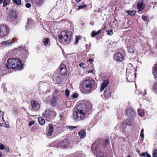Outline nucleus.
Instances as JSON below:
<instances>
[{"mask_svg":"<svg viewBox=\"0 0 157 157\" xmlns=\"http://www.w3.org/2000/svg\"><path fill=\"white\" fill-rule=\"evenodd\" d=\"M91 112V108H89L83 104L78 106L73 111V119L76 121L83 120L87 114H89Z\"/></svg>","mask_w":157,"mask_h":157,"instance_id":"obj_1","label":"nucleus"},{"mask_svg":"<svg viewBox=\"0 0 157 157\" xmlns=\"http://www.w3.org/2000/svg\"><path fill=\"white\" fill-rule=\"evenodd\" d=\"M23 65L21 61L18 58H10L7 60L6 67L8 69L12 68L14 70H21L22 68Z\"/></svg>","mask_w":157,"mask_h":157,"instance_id":"obj_2","label":"nucleus"},{"mask_svg":"<svg viewBox=\"0 0 157 157\" xmlns=\"http://www.w3.org/2000/svg\"><path fill=\"white\" fill-rule=\"evenodd\" d=\"M94 84V81L93 80H86L83 82L82 86V91L84 93L89 94Z\"/></svg>","mask_w":157,"mask_h":157,"instance_id":"obj_3","label":"nucleus"},{"mask_svg":"<svg viewBox=\"0 0 157 157\" xmlns=\"http://www.w3.org/2000/svg\"><path fill=\"white\" fill-rule=\"evenodd\" d=\"M59 37L60 41L63 39L66 44H69L71 40V33L69 31H63L61 33Z\"/></svg>","mask_w":157,"mask_h":157,"instance_id":"obj_4","label":"nucleus"},{"mask_svg":"<svg viewBox=\"0 0 157 157\" xmlns=\"http://www.w3.org/2000/svg\"><path fill=\"white\" fill-rule=\"evenodd\" d=\"M9 28L6 25H2L0 26V37L3 38L7 36L9 33Z\"/></svg>","mask_w":157,"mask_h":157,"instance_id":"obj_5","label":"nucleus"},{"mask_svg":"<svg viewBox=\"0 0 157 157\" xmlns=\"http://www.w3.org/2000/svg\"><path fill=\"white\" fill-rule=\"evenodd\" d=\"M31 103L32 108L34 110L37 111L40 109V106L38 101H32Z\"/></svg>","mask_w":157,"mask_h":157,"instance_id":"obj_6","label":"nucleus"},{"mask_svg":"<svg viewBox=\"0 0 157 157\" xmlns=\"http://www.w3.org/2000/svg\"><path fill=\"white\" fill-rule=\"evenodd\" d=\"M60 73L63 75H65L67 73L66 66L63 64H61L59 67Z\"/></svg>","mask_w":157,"mask_h":157,"instance_id":"obj_7","label":"nucleus"},{"mask_svg":"<svg viewBox=\"0 0 157 157\" xmlns=\"http://www.w3.org/2000/svg\"><path fill=\"white\" fill-rule=\"evenodd\" d=\"M114 58L117 61L121 62L123 59V56L121 53L118 52L115 54Z\"/></svg>","mask_w":157,"mask_h":157,"instance_id":"obj_8","label":"nucleus"},{"mask_svg":"<svg viewBox=\"0 0 157 157\" xmlns=\"http://www.w3.org/2000/svg\"><path fill=\"white\" fill-rule=\"evenodd\" d=\"M137 7L139 11H142L145 7V5L143 3L142 0H140L138 2L137 4Z\"/></svg>","mask_w":157,"mask_h":157,"instance_id":"obj_9","label":"nucleus"},{"mask_svg":"<svg viewBox=\"0 0 157 157\" xmlns=\"http://www.w3.org/2000/svg\"><path fill=\"white\" fill-rule=\"evenodd\" d=\"M109 83V81L108 79H105L104 80L101 86L100 91L101 92L107 86Z\"/></svg>","mask_w":157,"mask_h":157,"instance_id":"obj_10","label":"nucleus"},{"mask_svg":"<svg viewBox=\"0 0 157 157\" xmlns=\"http://www.w3.org/2000/svg\"><path fill=\"white\" fill-rule=\"evenodd\" d=\"M4 113L0 110V125L3 126L5 124V122L4 120Z\"/></svg>","mask_w":157,"mask_h":157,"instance_id":"obj_11","label":"nucleus"},{"mask_svg":"<svg viewBox=\"0 0 157 157\" xmlns=\"http://www.w3.org/2000/svg\"><path fill=\"white\" fill-rule=\"evenodd\" d=\"M127 115L129 117H132L135 114V112L132 108L127 109L126 111Z\"/></svg>","mask_w":157,"mask_h":157,"instance_id":"obj_12","label":"nucleus"},{"mask_svg":"<svg viewBox=\"0 0 157 157\" xmlns=\"http://www.w3.org/2000/svg\"><path fill=\"white\" fill-rule=\"evenodd\" d=\"M17 41V39L16 38H14L12 40H8L7 41H4L2 42L3 44H6L8 46H10L12 45L13 43H14V41Z\"/></svg>","mask_w":157,"mask_h":157,"instance_id":"obj_13","label":"nucleus"},{"mask_svg":"<svg viewBox=\"0 0 157 157\" xmlns=\"http://www.w3.org/2000/svg\"><path fill=\"white\" fill-rule=\"evenodd\" d=\"M130 71H128V68L126 69V74L127 75H128L126 77V80L128 82H132L133 81L132 80V77H133L134 74L129 75Z\"/></svg>","mask_w":157,"mask_h":157,"instance_id":"obj_14","label":"nucleus"},{"mask_svg":"<svg viewBox=\"0 0 157 157\" xmlns=\"http://www.w3.org/2000/svg\"><path fill=\"white\" fill-rule=\"evenodd\" d=\"M9 18L11 21H14L16 18L17 15L16 12H12L9 14Z\"/></svg>","mask_w":157,"mask_h":157,"instance_id":"obj_15","label":"nucleus"},{"mask_svg":"<svg viewBox=\"0 0 157 157\" xmlns=\"http://www.w3.org/2000/svg\"><path fill=\"white\" fill-rule=\"evenodd\" d=\"M68 144V142L67 140H65L60 142L59 146H60L63 148H64L67 146Z\"/></svg>","mask_w":157,"mask_h":157,"instance_id":"obj_16","label":"nucleus"},{"mask_svg":"<svg viewBox=\"0 0 157 157\" xmlns=\"http://www.w3.org/2000/svg\"><path fill=\"white\" fill-rule=\"evenodd\" d=\"M49 129H48V132L47 133V136H51L53 131V127L51 124H48Z\"/></svg>","mask_w":157,"mask_h":157,"instance_id":"obj_17","label":"nucleus"},{"mask_svg":"<svg viewBox=\"0 0 157 157\" xmlns=\"http://www.w3.org/2000/svg\"><path fill=\"white\" fill-rule=\"evenodd\" d=\"M50 110L49 109H46L42 113V115L44 118L49 117Z\"/></svg>","mask_w":157,"mask_h":157,"instance_id":"obj_18","label":"nucleus"},{"mask_svg":"<svg viewBox=\"0 0 157 157\" xmlns=\"http://www.w3.org/2000/svg\"><path fill=\"white\" fill-rule=\"evenodd\" d=\"M152 73L155 78H157V64L154 66L153 67Z\"/></svg>","mask_w":157,"mask_h":157,"instance_id":"obj_19","label":"nucleus"},{"mask_svg":"<svg viewBox=\"0 0 157 157\" xmlns=\"http://www.w3.org/2000/svg\"><path fill=\"white\" fill-rule=\"evenodd\" d=\"M78 134L79 135L81 138H84L86 136V132L83 130L79 131L78 132Z\"/></svg>","mask_w":157,"mask_h":157,"instance_id":"obj_20","label":"nucleus"},{"mask_svg":"<svg viewBox=\"0 0 157 157\" xmlns=\"http://www.w3.org/2000/svg\"><path fill=\"white\" fill-rule=\"evenodd\" d=\"M49 117L51 118H53L55 117L56 115V112L53 109L49 110Z\"/></svg>","mask_w":157,"mask_h":157,"instance_id":"obj_21","label":"nucleus"},{"mask_svg":"<svg viewBox=\"0 0 157 157\" xmlns=\"http://www.w3.org/2000/svg\"><path fill=\"white\" fill-rule=\"evenodd\" d=\"M38 120L39 124L41 125L44 124L45 122V120L41 117H39Z\"/></svg>","mask_w":157,"mask_h":157,"instance_id":"obj_22","label":"nucleus"},{"mask_svg":"<svg viewBox=\"0 0 157 157\" xmlns=\"http://www.w3.org/2000/svg\"><path fill=\"white\" fill-rule=\"evenodd\" d=\"M56 98L55 97H54L52 98L51 101V105L53 106H55L56 104Z\"/></svg>","mask_w":157,"mask_h":157,"instance_id":"obj_23","label":"nucleus"},{"mask_svg":"<svg viewBox=\"0 0 157 157\" xmlns=\"http://www.w3.org/2000/svg\"><path fill=\"white\" fill-rule=\"evenodd\" d=\"M100 32V30H99L97 32H95V31H92L91 35V36L92 37H94L95 36L97 35H98L99 34Z\"/></svg>","mask_w":157,"mask_h":157,"instance_id":"obj_24","label":"nucleus"},{"mask_svg":"<svg viewBox=\"0 0 157 157\" xmlns=\"http://www.w3.org/2000/svg\"><path fill=\"white\" fill-rule=\"evenodd\" d=\"M128 15H130L131 16H134L136 11L135 10H132V11L130 10H125Z\"/></svg>","mask_w":157,"mask_h":157,"instance_id":"obj_25","label":"nucleus"},{"mask_svg":"<svg viewBox=\"0 0 157 157\" xmlns=\"http://www.w3.org/2000/svg\"><path fill=\"white\" fill-rule=\"evenodd\" d=\"M104 95L105 97L108 98L111 96V94L110 92L107 91L106 89L104 92Z\"/></svg>","mask_w":157,"mask_h":157,"instance_id":"obj_26","label":"nucleus"},{"mask_svg":"<svg viewBox=\"0 0 157 157\" xmlns=\"http://www.w3.org/2000/svg\"><path fill=\"white\" fill-rule=\"evenodd\" d=\"M138 112L139 116L141 117H143L144 114V110L142 109H138Z\"/></svg>","mask_w":157,"mask_h":157,"instance_id":"obj_27","label":"nucleus"},{"mask_svg":"<svg viewBox=\"0 0 157 157\" xmlns=\"http://www.w3.org/2000/svg\"><path fill=\"white\" fill-rule=\"evenodd\" d=\"M127 51L128 52L133 53L134 52V50L131 46L127 47Z\"/></svg>","mask_w":157,"mask_h":157,"instance_id":"obj_28","label":"nucleus"},{"mask_svg":"<svg viewBox=\"0 0 157 157\" xmlns=\"http://www.w3.org/2000/svg\"><path fill=\"white\" fill-rule=\"evenodd\" d=\"M12 1L14 3L17 5H20L21 3V0H12Z\"/></svg>","mask_w":157,"mask_h":157,"instance_id":"obj_29","label":"nucleus"},{"mask_svg":"<svg viewBox=\"0 0 157 157\" xmlns=\"http://www.w3.org/2000/svg\"><path fill=\"white\" fill-rule=\"evenodd\" d=\"M143 20L144 21H147L149 19L148 17L147 16L143 15L141 17Z\"/></svg>","mask_w":157,"mask_h":157,"instance_id":"obj_30","label":"nucleus"},{"mask_svg":"<svg viewBox=\"0 0 157 157\" xmlns=\"http://www.w3.org/2000/svg\"><path fill=\"white\" fill-rule=\"evenodd\" d=\"M84 3H83V4L79 6L78 7V10H79L80 9H83L84 8L86 7V5H84Z\"/></svg>","mask_w":157,"mask_h":157,"instance_id":"obj_31","label":"nucleus"},{"mask_svg":"<svg viewBox=\"0 0 157 157\" xmlns=\"http://www.w3.org/2000/svg\"><path fill=\"white\" fill-rule=\"evenodd\" d=\"M97 157H104L105 155L102 152L97 153L96 155Z\"/></svg>","mask_w":157,"mask_h":157,"instance_id":"obj_32","label":"nucleus"},{"mask_svg":"<svg viewBox=\"0 0 157 157\" xmlns=\"http://www.w3.org/2000/svg\"><path fill=\"white\" fill-rule=\"evenodd\" d=\"M144 129L143 128H142L140 132V136L142 138V140H143V139L144 137Z\"/></svg>","mask_w":157,"mask_h":157,"instance_id":"obj_33","label":"nucleus"},{"mask_svg":"<svg viewBox=\"0 0 157 157\" xmlns=\"http://www.w3.org/2000/svg\"><path fill=\"white\" fill-rule=\"evenodd\" d=\"M10 1L9 0H4L3 1V6H6L9 3Z\"/></svg>","mask_w":157,"mask_h":157,"instance_id":"obj_34","label":"nucleus"},{"mask_svg":"<svg viewBox=\"0 0 157 157\" xmlns=\"http://www.w3.org/2000/svg\"><path fill=\"white\" fill-rule=\"evenodd\" d=\"M153 89L156 92H157V82L154 84L153 87Z\"/></svg>","mask_w":157,"mask_h":157,"instance_id":"obj_35","label":"nucleus"},{"mask_svg":"<svg viewBox=\"0 0 157 157\" xmlns=\"http://www.w3.org/2000/svg\"><path fill=\"white\" fill-rule=\"evenodd\" d=\"M153 157H157V149H155L152 154Z\"/></svg>","mask_w":157,"mask_h":157,"instance_id":"obj_36","label":"nucleus"},{"mask_svg":"<svg viewBox=\"0 0 157 157\" xmlns=\"http://www.w3.org/2000/svg\"><path fill=\"white\" fill-rule=\"evenodd\" d=\"M106 32L107 34L109 35H112L113 33V31L111 30H108Z\"/></svg>","mask_w":157,"mask_h":157,"instance_id":"obj_37","label":"nucleus"},{"mask_svg":"<svg viewBox=\"0 0 157 157\" xmlns=\"http://www.w3.org/2000/svg\"><path fill=\"white\" fill-rule=\"evenodd\" d=\"M77 126H68L67 127L68 128L71 130H73L77 128Z\"/></svg>","mask_w":157,"mask_h":157,"instance_id":"obj_38","label":"nucleus"},{"mask_svg":"<svg viewBox=\"0 0 157 157\" xmlns=\"http://www.w3.org/2000/svg\"><path fill=\"white\" fill-rule=\"evenodd\" d=\"M78 96V94L77 93H75L73 94L72 96L71 97L75 99Z\"/></svg>","mask_w":157,"mask_h":157,"instance_id":"obj_39","label":"nucleus"},{"mask_svg":"<svg viewBox=\"0 0 157 157\" xmlns=\"http://www.w3.org/2000/svg\"><path fill=\"white\" fill-rule=\"evenodd\" d=\"M49 41V39L48 38H46L44 42V45H46L48 43Z\"/></svg>","mask_w":157,"mask_h":157,"instance_id":"obj_40","label":"nucleus"},{"mask_svg":"<svg viewBox=\"0 0 157 157\" xmlns=\"http://www.w3.org/2000/svg\"><path fill=\"white\" fill-rule=\"evenodd\" d=\"M70 94V92L68 90H66L65 91V95L67 96H69Z\"/></svg>","mask_w":157,"mask_h":157,"instance_id":"obj_41","label":"nucleus"},{"mask_svg":"<svg viewBox=\"0 0 157 157\" xmlns=\"http://www.w3.org/2000/svg\"><path fill=\"white\" fill-rule=\"evenodd\" d=\"M79 39H80V37L79 36H78L76 37V40H75V43L76 44H77L78 43Z\"/></svg>","mask_w":157,"mask_h":157,"instance_id":"obj_42","label":"nucleus"},{"mask_svg":"<svg viewBox=\"0 0 157 157\" xmlns=\"http://www.w3.org/2000/svg\"><path fill=\"white\" fill-rule=\"evenodd\" d=\"M94 60L93 59L90 58L88 60V62H89L90 64H92Z\"/></svg>","mask_w":157,"mask_h":157,"instance_id":"obj_43","label":"nucleus"},{"mask_svg":"<svg viewBox=\"0 0 157 157\" xmlns=\"http://www.w3.org/2000/svg\"><path fill=\"white\" fill-rule=\"evenodd\" d=\"M31 6V4L29 3H27L25 5V6L28 8L30 7Z\"/></svg>","mask_w":157,"mask_h":157,"instance_id":"obj_44","label":"nucleus"},{"mask_svg":"<svg viewBox=\"0 0 157 157\" xmlns=\"http://www.w3.org/2000/svg\"><path fill=\"white\" fill-rule=\"evenodd\" d=\"M5 146L2 144L0 145V149L1 150H3L4 149Z\"/></svg>","mask_w":157,"mask_h":157,"instance_id":"obj_45","label":"nucleus"},{"mask_svg":"<svg viewBox=\"0 0 157 157\" xmlns=\"http://www.w3.org/2000/svg\"><path fill=\"white\" fill-rule=\"evenodd\" d=\"M146 154H147V152H143L141 154V156H142L144 157H146Z\"/></svg>","mask_w":157,"mask_h":157,"instance_id":"obj_46","label":"nucleus"},{"mask_svg":"<svg viewBox=\"0 0 157 157\" xmlns=\"http://www.w3.org/2000/svg\"><path fill=\"white\" fill-rule=\"evenodd\" d=\"M35 2L37 4H40L41 2V0H35Z\"/></svg>","mask_w":157,"mask_h":157,"instance_id":"obj_47","label":"nucleus"},{"mask_svg":"<svg viewBox=\"0 0 157 157\" xmlns=\"http://www.w3.org/2000/svg\"><path fill=\"white\" fill-rule=\"evenodd\" d=\"M34 123V122L33 121H31L29 124V126H31Z\"/></svg>","mask_w":157,"mask_h":157,"instance_id":"obj_48","label":"nucleus"},{"mask_svg":"<svg viewBox=\"0 0 157 157\" xmlns=\"http://www.w3.org/2000/svg\"><path fill=\"white\" fill-rule=\"evenodd\" d=\"M136 151L139 154L140 156H141V154L140 153V151L139 149H136Z\"/></svg>","mask_w":157,"mask_h":157,"instance_id":"obj_49","label":"nucleus"},{"mask_svg":"<svg viewBox=\"0 0 157 157\" xmlns=\"http://www.w3.org/2000/svg\"><path fill=\"white\" fill-rule=\"evenodd\" d=\"M84 63H81L79 64V66L81 67H82L83 65H84Z\"/></svg>","mask_w":157,"mask_h":157,"instance_id":"obj_50","label":"nucleus"},{"mask_svg":"<svg viewBox=\"0 0 157 157\" xmlns=\"http://www.w3.org/2000/svg\"><path fill=\"white\" fill-rule=\"evenodd\" d=\"M125 124H126V125H129L130 124L129 123H126L125 121V124L123 123V125H125Z\"/></svg>","mask_w":157,"mask_h":157,"instance_id":"obj_51","label":"nucleus"},{"mask_svg":"<svg viewBox=\"0 0 157 157\" xmlns=\"http://www.w3.org/2000/svg\"><path fill=\"white\" fill-rule=\"evenodd\" d=\"M5 126V127H6V128L9 127V125H8L7 124H6V123H5V124L4 126Z\"/></svg>","mask_w":157,"mask_h":157,"instance_id":"obj_52","label":"nucleus"},{"mask_svg":"<svg viewBox=\"0 0 157 157\" xmlns=\"http://www.w3.org/2000/svg\"><path fill=\"white\" fill-rule=\"evenodd\" d=\"M88 73H93V70H90L89 71H88Z\"/></svg>","mask_w":157,"mask_h":157,"instance_id":"obj_53","label":"nucleus"},{"mask_svg":"<svg viewBox=\"0 0 157 157\" xmlns=\"http://www.w3.org/2000/svg\"><path fill=\"white\" fill-rule=\"evenodd\" d=\"M75 1L77 2H80L81 0H75Z\"/></svg>","mask_w":157,"mask_h":157,"instance_id":"obj_54","label":"nucleus"},{"mask_svg":"<svg viewBox=\"0 0 157 157\" xmlns=\"http://www.w3.org/2000/svg\"><path fill=\"white\" fill-rule=\"evenodd\" d=\"M3 0H0V4H2Z\"/></svg>","mask_w":157,"mask_h":157,"instance_id":"obj_55","label":"nucleus"},{"mask_svg":"<svg viewBox=\"0 0 157 157\" xmlns=\"http://www.w3.org/2000/svg\"><path fill=\"white\" fill-rule=\"evenodd\" d=\"M94 144H93L92 145V148H93V147H94Z\"/></svg>","mask_w":157,"mask_h":157,"instance_id":"obj_56","label":"nucleus"},{"mask_svg":"<svg viewBox=\"0 0 157 157\" xmlns=\"http://www.w3.org/2000/svg\"><path fill=\"white\" fill-rule=\"evenodd\" d=\"M2 156V154L1 153H0V157H1Z\"/></svg>","mask_w":157,"mask_h":157,"instance_id":"obj_57","label":"nucleus"},{"mask_svg":"<svg viewBox=\"0 0 157 157\" xmlns=\"http://www.w3.org/2000/svg\"><path fill=\"white\" fill-rule=\"evenodd\" d=\"M145 91V94H146V90H145V91Z\"/></svg>","mask_w":157,"mask_h":157,"instance_id":"obj_58","label":"nucleus"},{"mask_svg":"<svg viewBox=\"0 0 157 157\" xmlns=\"http://www.w3.org/2000/svg\"><path fill=\"white\" fill-rule=\"evenodd\" d=\"M127 157H131V156H130V155H128Z\"/></svg>","mask_w":157,"mask_h":157,"instance_id":"obj_59","label":"nucleus"},{"mask_svg":"<svg viewBox=\"0 0 157 157\" xmlns=\"http://www.w3.org/2000/svg\"><path fill=\"white\" fill-rule=\"evenodd\" d=\"M28 24H27V25H26V27L27 26H28Z\"/></svg>","mask_w":157,"mask_h":157,"instance_id":"obj_60","label":"nucleus"},{"mask_svg":"<svg viewBox=\"0 0 157 157\" xmlns=\"http://www.w3.org/2000/svg\"><path fill=\"white\" fill-rule=\"evenodd\" d=\"M129 65H131V64H130H130H129Z\"/></svg>","mask_w":157,"mask_h":157,"instance_id":"obj_61","label":"nucleus"}]
</instances>
